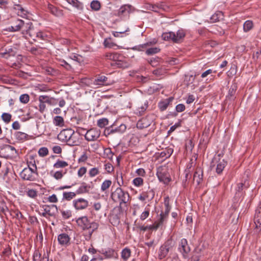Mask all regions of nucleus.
<instances>
[{"instance_id": "nucleus-34", "label": "nucleus", "mask_w": 261, "mask_h": 261, "mask_svg": "<svg viewBox=\"0 0 261 261\" xmlns=\"http://www.w3.org/2000/svg\"><path fill=\"white\" fill-rule=\"evenodd\" d=\"M99 224L95 222H90L89 225V229H91V230L89 232V239H90L93 232L98 229Z\"/></svg>"}, {"instance_id": "nucleus-10", "label": "nucleus", "mask_w": 261, "mask_h": 261, "mask_svg": "<svg viewBox=\"0 0 261 261\" xmlns=\"http://www.w3.org/2000/svg\"><path fill=\"white\" fill-rule=\"evenodd\" d=\"M100 135V131L96 128H91L87 131L85 134V138L88 141L96 140Z\"/></svg>"}, {"instance_id": "nucleus-15", "label": "nucleus", "mask_w": 261, "mask_h": 261, "mask_svg": "<svg viewBox=\"0 0 261 261\" xmlns=\"http://www.w3.org/2000/svg\"><path fill=\"white\" fill-rule=\"evenodd\" d=\"M101 253L104 255L106 259L114 258L117 259L118 258V253L116 250L114 249L109 248L106 250H102Z\"/></svg>"}, {"instance_id": "nucleus-12", "label": "nucleus", "mask_w": 261, "mask_h": 261, "mask_svg": "<svg viewBox=\"0 0 261 261\" xmlns=\"http://www.w3.org/2000/svg\"><path fill=\"white\" fill-rule=\"evenodd\" d=\"M22 20L18 18H13L11 21V26L7 29L9 32H17L20 31V28L22 24Z\"/></svg>"}, {"instance_id": "nucleus-60", "label": "nucleus", "mask_w": 261, "mask_h": 261, "mask_svg": "<svg viewBox=\"0 0 261 261\" xmlns=\"http://www.w3.org/2000/svg\"><path fill=\"white\" fill-rule=\"evenodd\" d=\"M152 73L156 75L160 76L165 73V69L163 68H157L152 71Z\"/></svg>"}, {"instance_id": "nucleus-29", "label": "nucleus", "mask_w": 261, "mask_h": 261, "mask_svg": "<svg viewBox=\"0 0 261 261\" xmlns=\"http://www.w3.org/2000/svg\"><path fill=\"white\" fill-rule=\"evenodd\" d=\"M227 163L224 160L219 161L216 168V172L218 174H221L223 171L224 168L226 166Z\"/></svg>"}, {"instance_id": "nucleus-51", "label": "nucleus", "mask_w": 261, "mask_h": 261, "mask_svg": "<svg viewBox=\"0 0 261 261\" xmlns=\"http://www.w3.org/2000/svg\"><path fill=\"white\" fill-rule=\"evenodd\" d=\"M41 254L38 250H36L33 254V261H41Z\"/></svg>"}, {"instance_id": "nucleus-35", "label": "nucleus", "mask_w": 261, "mask_h": 261, "mask_svg": "<svg viewBox=\"0 0 261 261\" xmlns=\"http://www.w3.org/2000/svg\"><path fill=\"white\" fill-rule=\"evenodd\" d=\"M47 9L48 11L53 15L55 16H59L60 12L59 11L57 8L54 6V5L50 4H48Z\"/></svg>"}, {"instance_id": "nucleus-18", "label": "nucleus", "mask_w": 261, "mask_h": 261, "mask_svg": "<svg viewBox=\"0 0 261 261\" xmlns=\"http://www.w3.org/2000/svg\"><path fill=\"white\" fill-rule=\"evenodd\" d=\"M203 179V170L200 167H197L194 173L193 180L197 182L199 185Z\"/></svg>"}, {"instance_id": "nucleus-47", "label": "nucleus", "mask_w": 261, "mask_h": 261, "mask_svg": "<svg viewBox=\"0 0 261 261\" xmlns=\"http://www.w3.org/2000/svg\"><path fill=\"white\" fill-rule=\"evenodd\" d=\"M258 214H257L256 212V214L255 215L254 218V223L255 224L256 228L259 229L260 230H261V218H258Z\"/></svg>"}, {"instance_id": "nucleus-64", "label": "nucleus", "mask_w": 261, "mask_h": 261, "mask_svg": "<svg viewBox=\"0 0 261 261\" xmlns=\"http://www.w3.org/2000/svg\"><path fill=\"white\" fill-rule=\"evenodd\" d=\"M105 169L109 173L112 172L114 171V167L111 163H106L105 165Z\"/></svg>"}, {"instance_id": "nucleus-40", "label": "nucleus", "mask_w": 261, "mask_h": 261, "mask_svg": "<svg viewBox=\"0 0 261 261\" xmlns=\"http://www.w3.org/2000/svg\"><path fill=\"white\" fill-rule=\"evenodd\" d=\"M76 194V192H65L63 194V199L67 200H70L72 198H73L74 197H75Z\"/></svg>"}, {"instance_id": "nucleus-56", "label": "nucleus", "mask_w": 261, "mask_h": 261, "mask_svg": "<svg viewBox=\"0 0 261 261\" xmlns=\"http://www.w3.org/2000/svg\"><path fill=\"white\" fill-rule=\"evenodd\" d=\"M66 172L63 173L62 171H58L55 172L53 176L55 179L59 180L61 179L63 177V175Z\"/></svg>"}, {"instance_id": "nucleus-13", "label": "nucleus", "mask_w": 261, "mask_h": 261, "mask_svg": "<svg viewBox=\"0 0 261 261\" xmlns=\"http://www.w3.org/2000/svg\"><path fill=\"white\" fill-rule=\"evenodd\" d=\"M126 128V127L125 125L123 124H121L119 126L117 127H115L114 126L112 125L107 128L105 131V133H107L108 135H110L115 133H122L125 130Z\"/></svg>"}, {"instance_id": "nucleus-25", "label": "nucleus", "mask_w": 261, "mask_h": 261, "mask_svg": "<svg viewBox=\"0 0 261 261\" xmlns=\"http://www.w3.org/2000/svg\"><path fill=\"white\" fill-rule=\"evenodd\" d=\"M91 186L87 185L86 183L83 182L82 183L81 186L77 189L76 191V194H81L84 193H89Z\"/></svg>"}, {"instance_id": "nucleus-30", "label": "nucleus", "mask_w": 261, "mask_h": 261, "mask_svg": "<svg viewBox=\"0 0 261 261\" xmlns=\"http://www.w3.org/2000/svg\"><path fill=\"white\" fill-rule=\"evenodd\" d=\"M121 254V257L123 260L126 261L130 256L131 251L130 249L128 248H125L122 250Z\"/></svg>"}, {"instance_id": "nucleus-3", "label": "nucleus", "mask_w": 261, "mask_h": 261, "mask_svg": "<svg viewBox=\"0 0 261 261\" xmlns=\"http://www.w3.org/2000/svg\"><path fill=\"white\" fill-rule=\"evenodd\" d=\"M185 32L184 30H179L175 34L172 32L163 33L162 38L165 41H172L176 43L181 42L185 37Z\"/></svg>"}, {"instance_id": "nucleus-32", "label": "nucleus", "mask_w": 261, "mask_h": 261, "mask_svg": "<svg viewBox=\"0 0 261 261\" xmlns=\"http://www.w3.org/2000/svg\"><path fill=\"white\" fill-rule=\"evenodd\" d=\"M110 221L113 226H116L120 223V219L118 215L112 214L110 217Z\"/></svg>"}, {"instance_id": "nucleus-45", "label": "nucleus", "mask_w": 261, "mask_h": 261, "mask_svg": "<svg viewBox=\"0 0 261 261\" xmlns=\"http://www.w3.org/2000/svg\"><path fill=\"white\" fill-rule=\"evenodd\" d=\"M160 49L158 47H151L146 50V54L148 55H151L159 53Z\"/></svg>"}, {"instance_id": "nucleus-26", "label": "nucleus", "mask_w": 261, "mask_h": 261, "mask_svg": "<svg viewBox=\"0 0 261 261\" xmlns=\"http://www.w3.org/2000/svg\"><path fill=\"white\" fill-rule=\"evenodd\" d=\"M39 101L44 103H47L50 105H54L57 103L56 99L46 95H41L39 97Z\"/></svg>"}, {"instance_id": "nucleus-31", "label": "nucleus", "mask_w": 261, "mask_h": 261, "mask_svg": "<svg viewBox=\"0 0 261 261\" xmlns=\"http://www.w3.org/2000/svg\"><path fill=\"white\" fill-rule=\"evenodd\" d=\"M147 108L148 102L146 101L145 102L143 106H141L140 107L138 108V109L136 110V114L138 116H142L144 115Z\"/></svg>"}, {"instance_id": "nucleus-9", "label": "nucleus", "mask_w": 261, "mask_h": 261, "mask_svg": "<svg viewBox=\"0 0 261 261\" xmlns=\"http://www.w3.org/2000/svg\"><path fill=\"white\" fill-rule=\"evenodd\" d=\"M178 249L185 258L188 257V254L190 252L191 249L186 239H182L180 240Z\"/></svg>"}, {"instance_id": "nucleus-21", "label": "nucleus", "mask_w": 261, "mask_h": 261, "mask_svg": "<svg viewBox=\"0 0 261 261\" xmlns=\"http://www.w3.org/2000/svg\"><path fill=\"white\" fill-rule=\"evenodd\" d=\"M32 24L33 23L32 22L22 21V24H21V28H20V31H21V34L26 37H27V34Z\"/></svg>"}, {"instance_id": "nucleus-20", "label": "nucleus", "mask_w": 261, "mask_h": 261, "mask_svg": "<svg viewBox=\"0 0 261 261\" xmlns=\"http://www.w3.org/2000/svg\"><path fill=\"white\" fill-rule=\"evenodd\" d=\"M174 98L173 97H170L168 98L165 99L162 101H161L158 103V107L161 111H165L169 104L173 101Z\"/></svg>"}, {"instance_id": "nucleus-63", "label": "nucleus", "mask_w": 261, "mask_h": 261, "mask_svg": "<svg viewBox=\"0 0 261 261\" xmlns=\"http://www.w3.org/2000/svg\"><path fill=\"white\" fill-rule=\"evenodd\" d=\"M181 126V121H179L177 123H176L174 125L171 126L170 129L168 130V133L170 134V133L174 132L177 127Z\"/></svg>"}, {"instance_id": "nucleus-7", "label": "nucleus", "mask_w": 261, "mask_h": 261, "mask_svg": "<svg viewBox=\"0 0 261 261\" xmlns=\"http://www.w3.org/2000/svg\"><path fill=\"white\" fill-rule=\"evenodd\" d=\"M112 83V82L105 75H99L91 83V87L98 88L101 86L110 85Z\"/></svg>"}, {"instance_id": "nucleus-38", "label": "nucleus", "mask_w": 261, "mask_h": 261, "mask_svg": "<svg viewBox=\"0 0 261 261\" xmlns=\"http://www.w3.org/2000/svg\"><path fill=\"white\" fill-rule=\"evenodd\" d=\"M222 16V13L220 11L217 12L213 14L211 17V20L212 22H217L220 20Z\"/></svg>"}, {"instance_id": "nucleus-2", "label": "nucleus", "mask_w": 261, "mask_h": 261, "mask_svg": "<svg viewBox=\"0 0 261 261\" xmlns=\"http://www.w3.org/2000/svg\"><path fill=\"white\" fill-rule=\"evenodd\" d=\"M33 168H25L20 173V177L24 180L35 181L38 176L37 167L35 162L32 164Z\"/></svg>"}, {"instance_id": "nucleus-49", "label": "nucleus", "mask_w": 261, "mask_h": 261, "mask_svg": "<svg viewBox=\"0 0 261 261\" xmlns=\"http://www.w3.org/2000/svg\"><path fill=\"white\" fill-rule=\"evenodd\" d=\"M108 124V120L107 118L100 119L97 121V125L101 127H104Z\"/></svg>"}, {"instance_id": "nucleus-36", "label": "nucleus", "mask_w": 261, "mask_h": 261, "mask_svg": "<svg viewBox=\"0 0 261 261\" xmlns=\"http://www.w3.org/2000/svg\"><path fill=\"white\" fill-rule=\"evenodd\" d=\"M185 110V106L184 104H178L175 107L176 112H173L172 114V116L173 117H176L177 115V113L182 112L184 111Z\"/></svg>"}, {"instance_id": "nucleus-41", "label": "nucleus", "mask_w": 261, "mask_h": 261, "mask_svg": "<svg viewBox=\"0 0 261 261\" xmlns=\"http://www.w3.org/2000/svg\"><path fill=\"white\" fill-rule=\"evenodd\" d=\"M47 36L46 35L41 31H38L37 33L35 36V40H34L35 41H37L38 40H44L46 39Z\"/></svg>"}, {"instance_id": "nucleus-39", "label": "nucleus", "mask_w": 261, "mask_h": 261, "mask_svg": "<svg viewBox=\"0 0 261 261\" xmlns=\"http://www.w3.org/2000/svg\"><path fill=\"white\" fill-rule=\"evenodd\" d=\"M68 165L67 162L58 160L56 163L54 164V167L55 168H64Z\"/></svg>"}, {"instance_id": "nucleus-46", "label": "nucleus", "mask_w": 261, "mask_h": 261, "mask_svg": "<svg viewBox=\"0 0 261 261\" xmlns=\"http://www.w3.org/2000/svg\"><path fill=\"white\" fill-rule=\"evenodd\" d=\"M150 210L148 207H145V211L142 212L140 216V219L142 221L145 220L149 215Z\"/></svg>"}, {"instance_id": "nucleus-22", "label": "nucleus", "mask_w": 261, "mask_h": 261, "mask_svg": "<svg viewBox=\"0 0 261 261\" xmlns=\"http://www.w3.org/2000/svg\"><path fill=\"white\" fill-rule=\"evenodd\" d=\"M70 240V238L69 236L65 233L60 234L58 237L59 243L61 245H67L69 243Z\"/></svg>"}, {"instance_id": "nucleus-61", "label": "nucleus", "mask_w": 261, "mask_h": 261, "mask_svg": "<svg viewBox=\"0 0 261 261\" xmlns=\"http://www.w3.org/2000/svg\"><path fill=\"white\" fill-rule=\"evenodd\" d=\"M159 60L160 58L157 57L156 58H151L148 62L152 66L155 67L158 65Z\"/></svg>"}, {"instance_id": "nucleus-59", "label": "nucleus", "mask_w": 261, "mask_h": 261, "mask_svg": "<svg viewBox=\"0 0 261 261\" xmlns=\"http://www.w3.org/2000/svg\"><path fill=\"white\" fill-rule=\"evenodd\" d=\"M99 173V171L97 168H92L89 170V176L90 177H94L98 174Z\"/></svg>"}, {"instance_id": "nucleus-28", "label": "nucleus", "mask_w": 261, "mask_h": 261, "mask_svg": "<svg viewBox=\"0 0 261 261\" xmlns=\"http://www.w3.org/2000/svg\"><path fill=\"white\" fill-rule=\"evenodd\" d=\"M53 123L55 126L59 127H63L65 125L64 120L60 116H57L54 118Z\"/></svg>"}, {"instance_id": "nucleus-53", "label": "nucleus", "mask_w": 261, "mask_h": 261, "mask_svg": "<svg viewBox=\"0 0 261 261\" xmlns=\"http://www.w3.org/2000/svg\"><path fill=\"white\" fill-rule=\"evenodd\" d=\"M133 184L136 187H139L143 185V179L141 177H136L133 179Z\"/></svg>"}, {"instance_id": "nucleus-1", "label": "nucleus", "mask_w": 261, "mask_h": 261, "mask_svg": "<svg viewBox=\"0 0 261 261\" xmlns=\"http://www.w3.org/2000/svg\"><path fill=\"white\" fill-rule=\"evenodd\" d=\"M111 197L114 202L119 203L120 209H122L123 205L126 206L130 199L128 192L123 190L121 187H118L114 191H112Z\"/></svg>"}, {"instance_id": "nucleus-5", "label": "nucleus", "mask_w": 261, "mask_h": 261, "mask_svg": "<svg viewBox=\"0 0 261 261\" xmlns=\"http://www.w3.org/2000/svg\"><path fill=\"white\" fill-rule=\"evenodd\" d=\"M106 57L108 59L112 60L113 63L111 64L112 66L116 65L119 68H126L127 67V63L123 61V57L117 53H107Z\"/></svg>"}, {"instance_id": "nucleus-57", "label": "nucleus", "mask_w": 261, "mask_h": 261, "mask_svg": "<svg viewBox=\"0 0 261 261\" xmlns=\"http://www.w3.org/2000/svg\"><path fill=\"white\" fill-rule=\"evenodd\" d=\"M237 89V85L236 84H232L230 86L229 91H228L229 95H230V96H233L236 92Z\"/></svg>"}, {"instance_id": "nucleus-11", "label": "nucleus", "mask_w": 261, "mask_h": 261, "mask_svg": "<svg viewBox=\"0 0 261 261\" xmlns=\"http://www.w3.org/2000/svg\"><path fill=\"white\" fill-rule=\"evenodd\" d=\"M152 115H148L140 119L137 123V128L143 129L149 126L152 122Z\"/></svg>"}, {"instance_id": "nucleus-6", "label": "nucleus", "mask_w": 261, "mask_h": 261, "mask_svg": "<svg viewBox=\"0 0 261 261\" xmlns=\"http://www.w3.org/2000/svg\"><path fill=\"white\" fill-rule=\"evenodd\" d=\"M156 175L159 180L167 185L171 180L170 175L167 167L160 166L157 169Z\"/></svg>"}, {"instance_id": "nucleus-58", "label": "nucleus", "mask_w": 261, "mask_h": 261, "mask_svg": "<svg viewBox=\"0 0 261 261\" xmlns=\"http://www.w3.org/2000/svg\"><path fill=\"white\" fill-rule=\"evenodd\" d=\"M27 194L29 197L35 198L37 196V192L34 189H30L28 191Z\"/></svg>"}, {"instance_id": "nucleus-37", "label": "nucleus", "mask_w": 261, "mask_h": 261, "mask_svg": "<svg viewBox=\"0 0 261 261\" xmlns=\"http://www.w3.org/2000/svg\"><path fill=\"white\" fill-rule=\"evenodd\" d=\"M112 185V181L109 179L105 180L101 184V190L102 192L106 191L107 189H108L111 185Z\"/></svg>"}, {"instance_id": "nucleus-19", "label": "nucleus", "mask_w": 261, "mask_h": 261, "mask_svg": "<svg viewBox=\"0 0 261 261\" xmlns=\"http://www.w3.org/2000/svg\"><path fill=\"white\" fill-rule=\"evenodd\" d=\"M132 6L129 5L122 6L118 10L117 15L119 17L126 16L131 12Z\"/></svg>"}, {"instance_id": "nucleus-8", "label": "nucleus", "mask_w": 261, "mask_h": 261, "mask_svg": "<svg viewBox=\"0 0 261 261\" xmlns=\"http://www.w3.org/2000/svg\"><path fill=\"white\" fill-rule=\"evenodd\" d=\"M172 240H167L163 245H162L159 251L158 257L160 259H163L168 255L169 250L172 248Z\"/></svg>"}, {"instance_id": "nucleus-62", "label": "nucleus", "mask_w": 261, "mask_h": 261, "mask_svg": "<svg viewBox=\"0 0 261 261\" xmlns=\"http://www.w3.org/2000/svg\"><path fill=\"white\" fill-rule=\"evenodd\" d=\"M195 80V77H194L192 75H186L185 78V82L187 83V85H189L190 84L193 83Z\"/></svg>"}, {"instance_id": "nucleus-55", "label": "nucleus", "mask_w": 261, "mask_h": 261, "mask_svg": "<svg viewBox=\"0 0 261 261\" xmlns=\"http://www.w3.org/2000/svg\"><path fill=\"white\" fill-rule=\"evenodd\" d=\"M78 11H80V13H81L84 10V4L83 3L77 1L76 4L73 7Z\"/></svg>"}, {"instance_id": "nucleus-54", "label": "nucleus", "mask_w": 261, "mask_h": 261, "mask_svg": "<svg viewBox=\"0 0 261 261\" xmlns=\"http://www.w3.org/2000/svg\"><path fill=\"white\" fill-rule=\"evenodd\" d=\"M11 114L6 113H3L2 115L3 120L6 123H8L11 121Z\"/></svg>"}, {"instance_id": "nucleus-16", "label": "nucleus", "mask_w": 261, "mask_h": 261, "mask_svg": "<svg viewBox=\"0 0 261 261\" xmlns=\"http://www.w3.org/2000/svg\"><path fill=\"white\" fill-rule=\"evenodd\" d=\"M73 205L76 210H83L88 206V201L84 198H79L73 201Z\"/></svg>"}, {"instance_id": "nucleus-48", "label": "nucleus", "mask_w": 261, "mask_h": 261, "mask_svg": "<svg viewBox=\"0 0 261 261\" xmlns=\"http://www.w3.org/2000/svg\"><path fill=\"white\" fill-rule=\"evenodd\" d=\"M30 100V96L28 94H22L20 96L19 100L21 103H27Z\"/></svg>"}, {"instance_id": "nucleus-27", "label": "nucleus", "mask_w": 261, "mask_h": 261, "mask_svg": "<svg viewBox=\"0 0 261 261\" xmlns=\"http://www.w3.org/2000/svg\"><path fill=\"white\" fill-rule=\"evenodd\" d=\"M14 9L17 13L18 16L24 17L27 16L28 12L25 10L21 5H15L14 7Z\"/></svg>"}, {"instance_id": "nucleus-24", "label": "nucleus", "mask_w": 261, "mask_h": 261, "mask_svg": "<svg viewBox=\"0 0 261 261\" xmlns=\"http://www.w3.org/2000/svg\"><path fill=\"white\" fill-rule=\"evenodd\" d=\"M44 206H45V208L44 209V212H43L42 214V216L46 218H48L47 216H55L54 213L51 212L50 208H55L56 211L58 210V208H57V206L56 205L53 204L50 206L44 205Z\"/></svg>"}, {"instance_id": "nucleus-23", "label": "nucleus", "mask_w": 261, "mask_h": 261, "mask_svg": "<svg viewBox=\"0 0 261 261\" xmlns=\"http://www.w3.org/2000/svg\"><path fill=\"white\" fill-rule=\"evenodd\" d=\"M14 136L17 140L21 141L28 140L33 138L32 136H29V135L21 132H16L15 133Z\"/></svg>"}, {"instance_id": "nucleus-52", "label": "nucleus", "mask_w": 261, "mask_h": 261, "mask_svg": "<svg viewBox=\"0 0 261 261\" xmlns=\"http://www.w3.org/2000/svg\"><path fill=\"white\" fill-rule=\"evenodd\" d=\"M60 65L61 66L64 67L67 70L70 71L72 69L71 65L68 63L64 60L60 61Z\"/></svg>"}, {"instance_id": "nucleus-14", "label": "nucleus", "mask_w": 261, "mask_h": 261, "mask_svg": "<svg viewBox=\"0 0 261 261\" xmlns=\"http://www.w3.org/2000/svg\"><path fill=\"white\" fill-rule=\"evenodd\" d=\"M76 222L77 225L80 227L83 230H89L90 222L86 216H83L79 218Z\"/></svg>"}, {"instance_id": "nucleus-50", "label": "nucleus", "mask_w": 261, "mask_h": 261, "mask_svg": "<svg viewBox=\"0 0 261 261\" xmlns=\"http://www.w3.org/2000/svg\"><path fill=\"white\" fill-rule=\"evenodd\" d=\"M48 153V150L46 147H43L39 149L38 154L40 156L44 157Z\"/></svg>"}, {"instance_id": "nucleus-33", "label": "nucleus", "mask_w": 261, "mask_h": 261, "mask_svg": "<svg viewBox=\"0 0 261 261\" xmlns=\"http://www.w3.org/2000/svg\"><path fill=\"white\" fill-rule=\"evenodd\" d=\"M38 31V30L34 27L33 24L30 29H29V31L27 34V36H29L33 40H35V38L37 33Z\"/></svg>"}, {"instance_id": "nucleus-44", "label": "nucleus", "mask_w": 261, "mask_h": 261, "mask_svg": "<svg viewBox=\"0 0 261 261\" xmlns=\"http://www.w3.org/2000/svg\"><path fill=\"white\" fill-rule=\"evenodd\" d=\"M61 213L63 218L64 219H69L72 216V212L70 210H61Z\"/></svg>"}, {"instance_id": "nucleus-17", "label": "nucleus", "mask_w": 261, "mask_h": 261, "mask_svg": "<svg viewBox=\"0 0 261 261\" xmlns=\"http://www.w3.org/2000/svg\"><path fill=\"white\" fill-rule=\"evenodd\" d=\"M74 132L71 129H64L59 134V138L64 141H66L70 138H74Z\"/></svg>"}, {"instance_id": "nucleus-43", "label": "nucleus", "mask_w": 261, "mask_h": 261, "mask_svg": "<svg viewBox=\"0 0 261 261\" xmlns=\"http://www.w3.org/2000/svg\"><path fill=\"white\" fill-rule=\"evenodd\" d=\"M252 22L250 20H247L244 23L243 29L245 32H248L252 28Z\"/></svg>"}, {"instance_id": "nucleus-42", "label": "nucleus", "mask_w": 261, "mask_h": 261, "mask_svg": "<svg viewBox=\"0 0 261 261\" xmlns=\"http://www.w3.org/2000/svg\"><path fill=\"white\" fill-rule=\"evenodd\" d=\"M91 8L94 11H98L100 9V3L98 1H93L90 4Z\"/></svg>"}, {"instance_id": "nucleus-4", "label": "nucleus", "mask_w": 261, "mask_h": 261, "mask_svg": "<svg viewBox=\"0 0 261 261\" xmlns=\"http://www.w3.org/2000/svg\"><path fill=\"white\" fill-rule=\"evenodd\" d=\"M164 204L165 206V210L164 212H162L160 214V218L159 220L158 221L155 222L151 226V228L153 229H157L160 227V226L163 224L165 219H166L168 216L171 209V206L169 205V198L168 197L165 198Z\"/></svg>"}]
</instances>
